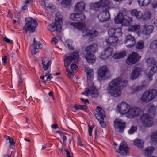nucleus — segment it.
Listing matches in <instances>:
<instances>
[{
  "label": "nucleus",
  "instance_id": "f257e3e1",
  "mask_svg": "<svg viewBox=\"0 0 157 157\" xmlns=\"http://www.w3.org/2000/svg\"><path fill=\"white\" fill-rule=\"evenodd\" d=\"M127 83V81H121V78H117L109 83L106 89L107 92L111 96L115 97L119 96L122 94L121 86L123 87H125Z\"/></svg>",
  "mask_w": 157,
  "mask_h": 157
},
{
  "label": "nucleus",
  "instance_id": "f03ea898",
  "mask_svg": "<svg viewBox=\"0 0 157 157\" xmlns=\"http://www.w3.org/2000/svg\"><path fill=\"white\" fill-rule=\"evenodd\" d=\"M117 110L121 114H127V117L130 118L139 116L141 113L140 109L137 107H131L125 102L119 104L117 105Z\"/></svg>",
  "mask_w": 157,
  "mask_h": 157
},
{
  "label": "nucleus",
  "instance_id": "7ed1b4c3",
  "mask_svg": "<svg viewBox=\"0 0 157 157\" xmlns=\"http://www.w3.org/2000/svg\"><path fill=\"white\" fill-rule=\"evenodd\" d=\"M86 74L88 83L87 87L82 93V94L86 96L90 94L93 97H95L98 95V92L97 89L94 86L93 82L94 74L93 70L88 69Z\"/></svg>",
  "mask_w": 157,
  "mask_h": 157
},
{
  "label": "nucleus",
  "instance_id": "20e7f679",
  "mask_svg": "<svg viewBox=\"0 0 157 157\" xmlns=\"http://www.w3.org/2000/svg\"><path fill=\"white\" fill-rule=\"evenodd\" d=\"M71 25L78 29L82 31L83 37H89V40L91 41L93 39L96 37L98 33L97 31L94 29L91 30L87 28L85 25L81 22H71Z\"/></svg>",
  "mask_w": 157,
  "mask_h": 157
},
{
  "label": "nucleus",
  "instance_id": "39448f33",
  "mask_svg": "<svg viewBox=\"0 0 157 157\" xmlns=\"http://www.w3.org/2000/svg\"><path fill=\"white\" fill-rule=\"evenodd\" d=\"M147 65L148 67H153L147 73V77L150 80H152V77L154 73L157 72V61L155 62L154 59L151 57L146 60Z\"/></svg>",
  "mask_w": 157,
  "mask_h": 157
},
{
  "label": "nucleus",
  "instance_id": "423d86ee",
  "mask_svg": "<svg viewBox=\"0 0 157 157\" xmlns=\"http://www.w3.org/2000/svg\"><path fill=\"white\" fill-rule=\"evenodd\" d=\"M157 92L154 89L150 90L145 92L143 94L140 100L142 102L147 103L153 99L156 96Z\"/></svg>",
  "mask_w": 157,
  "mask_h": 157
},
{
  "label": "nucleus",
  "instance_id": "0eeeda50",
  "mask_svg": "<svg viewBox=\"0 0 157 157\" xmlns=\"http://www.w3.org/2000/svg\"><path fill=\"white\" fill-rule=\"evenodd\" d=\"M37 26V22L36 20L30 18L26 20V22L23 27V29L26 33L28 31L33 32L35 31Z\"/></svg>",
  "mask_w": 157,
  "mask_h": 157
},
{
  "label": "nucleus",
  "instance_id": "6e6552de",
  "mask_svg": "<svg viewBox=\"0 0 157 157\" xmlns=\"http://www.w3.org/2000/svg\"><path fill=\"white\" fill-rule=\"evenodd\" d=\"M110 74L108 68L106 66L100 67L98 71V78L100 81L108 79Z\"/></svg>",
  "mask_w": 157,
  "mask_h": 157
},
{
  "label": "nucleus",
  "instance_id": "1a4fd4ad",
  "mask_svg": "<svg viewBox=\"0 0 157 157\" xmlns=\"http://www.w3.org/2000/svg\"><path fill=\"white\" fill-rule=\"evenodd\" d=\"M140 122L145 127H150L154 124L153 118L148 114H143L140 118Z\"/></svg>",
  "mask_w": 157,
  "mask_h": 157
},
{
  "label": "nucleus",
  "instance_id": "9d476101",
  "mask_svg": "<svg viewBox=\"0 0 157 157\" xmlns=\"http://www.w3.org/2000/svg\"><path fill=\"white\" fill-rule=\"evenodd\" d=\"M79 56L78 51L75 52L71 55L66 57L64 59V65L65 67L68 66L72 60H74L75 62L78 60Z\"/></svg>",
  "mask_w": 157,
  "mask_h": 157
},
{
  "label": "nucleus",
  "instance_id": "9b49d317",
  "mask_svg": "<svg viewBox=\"0 0 157 157\" xmlns=\"http://www.w3.org/2000/svg\"><path fill=\"white\" fill-rule=\"evenodd\" d=\"M141 57L136 52H134L130 54L126 60V63L128 65L134 64L139 61Z\"/></svg>",
  "mask_w": 157,
  "mask_h": 157
},
{
  "label": "nucleus",
  "instance_id": "f8f14e48",
  "mask_svg": "<svg viewBox=\"0 0 157 157\" xmlns=\"http://www.w3.org/2000/svg\"><path fill=\"white\" fill-rule=\"evenodd\" d=\"M125 124L122 120L116 119L114 122V126L116 130L120 132H122L125 127Z\"/></svg>",
  "mask_w": 157,
  "mask_h": 157
},
{
  "label": "nucleus",
  "instance_id": "ddd939ff",
  "mask_svg": "<svg viewBox=\"0 0 157 157\" xmlns=\"http://www.w3.org/2000/svg\"><path fill=\"white\" fill-rule=\"evenodd\" d=\"M110 3L109 0H100L95 4H92L90 5L91 9L96 10V9L108 6Z\"/></svg>",
  "mask_w": 157,
  "mask_h": 157
},
{
  "label": "nucleus",
  "instance_id": "4468645a",
  "mask_svg": "<svg viewBox=\"0 0 157 157\" xmlns=\"http://www.w3.org/2000/svg\"><path fill=\"white\" fill-rule=\"evenodd\" d=\"M95 116L98 120H103L105 117V113L101 107L98 106L95 109Z\"/></svg>",
  "mask_w": 157,
  "mask_h": 157
},
{
  "label": "nucleus",
  "instance_id": "2eb2a0df",
  "mask_svg": "<svg viewBox=\"0 0 157 157\" xmlns=\"http://www.w3.org/2000/svg\"><path fill=\"white\" fill-rule=\"evenodd\" d=\"M118 152L121 155H124L128 153V148L125 142H123L120 144Z\"/></svg>",
  "mask_w": 157,
  "mask_h": 157
},
{
  "label": "nucleus",
  "instance_id": "dca6fc26",
  "mask_svg": "<svg viewBox=\"0 0 157 157\" xmlns=\"http://www.w3.org/2000/svg\"><path fill=\"white\" fill-rule=\"evenodd\" d=\"M135 40L133 36L131 35H128L126 36L124 41L125 44H128L126 46L127 48H131L135 45Z\"/></svg>",
  "mask_w": 157,
  "mask_h": 157
},
{
  "label": "nucleus",
  "instance_id": "f3484780",
  "mask_svg": "<svg viewBox=\"0 0 157 157\" xmlns=\"http://www.w3.org/2000/svg\"><path fill=\"white\" fill-rule=\"evenodd\" d=\"M48 29L51 31L56 30L60 32L62 30L61 22L59 24L57 23H53L49 25L48 27Z\"/></svg>",
  "mask_w": 157,
  "mask_h": 157
},
{
  "label": "nucleus",
  "instance_id": "a211bd4d",
  "mask_svg": "<svg viewBox=\"0 0 157 157\" xmlns=\"http://www.w3.org/2000/svg\"><path fill=\"white\" fill-rule=\"evenodd\" d=\"M70 18L72 20L79 21L85 19L86 17L83 13L79 14L72 13L70 15Z\"/></svg>",
  "mask_w": 157,
  "mask_h": 157
},
{
  "label": "nucleus",
  "instance_id": "6ab92c4d",
  "mask_svg": "<svg viewBox=\"0 0 157 157\" xmlns=\"http://www.w3.org/2000/svg\"><path fill=\"white\" fill-rule=\"evenodd\" d=\"M119 40L116 36H110L106 40V42L108 45L116 46Z\"/></svg>",
  "mask_w": 157,
  "mask_h": 157
},
{
  "label": "nucleus",
  "instance_id": "aec40b11",
  "mask_svg": "<svg viewBox=\"0 0 157 157\" xmlns=\"http://www.w3.org/2000/svg\"><path fill=\"white\" fill-rule=\"evenodd\" d=\"M98 18L101 21H105L110 18L109 12L107 11H103L98 16Z\"/></svg>",
  "mask_w": 157,
  "mask_h": 157
},
{
  "label": "nucleus",
  "instance_id": "412c9836",
  "mask_svg": "<svg viewBox=\"0 0 157 157\" xmlns=\"http://www.w3.org/2000/svg\"><path fill=\"white\" fill-rule=\"evenodd\" d=\"M41 44L40 42L36 41L35 39L34 38L33 44L32 45L33 49L31 51L33 54H36L37 52L36 51L38 49L41 48Z\"/></svg>",
  "mask_w": 157,
  "mask_h": 157
},
{
  "label": "nucleus",
  "instance_id": "4be33fe9",
  "mask_svg": "<svg viewBox=\"0 0 157 157\" xmlns=\"http://www.w3.org/2000/svg\"><path fill=\"white\" fill-rule=\"evenodd\" d=\"M142 70L138 67H135L133 70L131 75V79H135L140 75L142 72Z\"/></svg>",
  "mask_w": 157,
  "mask_h": 157
},
{
  "label": "nucleus",
  "instance_id": "5701e85b",
  "mask_svg": "<svg viewBox=\"0 0 157 157\" xmlns=\"http://www.w3.org/2000/svg\"><path fill=\"white\" fill-rule=\"evenodd\" d=\"M85 8V3L83 2H78L74 7V10L76 12H82Z\"/></svg>",
  "mask_w": 157,
  "mask_h": 157
},
{
  "label": "nucleus",
  "instance_id": "b1692460",
  "mask_svg": "<svg viewBox=\"0 0 157 157\" xmlns=\"http://www.w3.org/2000/svg\"><path fill=\"white\" fill-rule=\"evenodd\" d=\"M130 13L132 15L135 16L138 19L143 18V14L140 11H138L134 9L132 10Z\"/></svg>",
  "mask_w": 157,
  "mask_h": 157
},
{
  "label": "nucleus",
  "instance_id": "393cba45",
  "mask_svg": "<svg viewBox=\"0 0 157 157\" xmlns=\"http://www.w3.org/2000/svg\"><path fill=\"white\" fill-rule=\"evenodd\" d=\"M87 54L85 56V58L89 63H93L95 62V57L94 55L91 53L86 52Z\"/></svg>",
  "mask_w": 157,
  "mask_h": 157
},
{
  "label": "nucleus",
  "instance_id": "a878e982",
  "mask_svg": "<svg viewBox=\"0 0 157 157\" xmlns=\"http://www.w3.org/2000/svg\"><path fill=\"white\" fill-rule=\"evenodd\" d=\"M126 55V51L122 50L114 54L112 57L113 59H119L124 57Z\"/></svg>",
  "mask_w": 157,
  "mask_h": 157
},
{
  "label": "nucleus",
  "instance_id": "bb28decb",
  "mask_svg": "<svg viewBox=\"0 0 157 157\" xmlns=\"http://www.w3.org/2000/svg\"><path fill=\"white\" fill-rule=\"evenodd\" d=\"M98 45L96 44H94L92 45L87 47L86 48V52L91 53V52H95L98 48Z\"/></svg>",
  "mask_w": 157,
  "mask_h": 157
},
{
  "label": "nucleus",
  "instance_id": "cd10ccee",
  "mask_svg": "<svg viewBox=\"0 0 157 157\" xmlns=\"http://www.w3.org/2000/svg\"><path fill=\"white\" fill-rule=\"evenodd\" d=\"M124 20V15H121V13H119L115 18V23L117 24L123 23Z\"/></svg>",
  "mask_w": 157,
  "mask_h": 157
},
{
  "label": "nucleus",
  "instance_id": "c85d7f7f",
  "mask_svg": "<svg viewBox=\"0 0 157 157\" xmlns=\"http://www.w3.org/2000/svg\"><path fill=\"white\" fill-rule=\"evenodd\" d=\"M147 108L149 109L148 112L152 113L153 115H155L156 113V108L152 104H148L147 106Z\"/></svg>",
  "mask_w": 157,
  "mask_h": 157
},
{
  "label": "nucleus",
  "instance_id": "c756f323",
  "mask_svg": "<svg viewBox=\"0 0 157 157\" xmlns=\"http://www.w3.org/2000/svg\"><path fill=\"white\" fill-rule=\"evenodd\" d=\"M154 150V148L153 147H148L144 151V153L146 156L150 155Z\"/></svg>",
  "mask_w": 157,
  "mask_h": 157
},
{
  "label": "nucleus",
  "instance_id": "7c9ffc66",
  "mask_svg": "<svg viewBox=\"0 0 157 157\" xmlns=\"http://www.w3.org/2000/svg\"><path fill=\"white\" fill-rule=\"evenodd\" d=\"M153 27L151 25H146L144 26V31L146 34L151 33L153 30Z\"/></svg>",
  "mask_w": 157,
  "mask_h": 157
},
{
  "label": "nucleus",
  "instance_id": "2f4dec72",
  "mask_svg": "<svg viewBox=\"0 0 157 157\" xmlns=\"http://www.w3.org/2000/svg\"><path fill=\"white\" fill-rule=\"evenodd\" d=\"M144 144V141L141 140H136L134 141V144L139 148H142Z\"/></svg>",
  "mask_w": 157,
  "mask_h": 157
},
{
  "label": "nucleus",
  "instance_id": "473e14b6",
  "mask_svg": "<svg viewBox=\"0 0 157 157\" xmlns=\"http://www.w3.org/2000/svg\"><path fill=\"white\" fill-rule=\"evenodd\" d=\"M140 27L139 25H132L129 27L128 30L129 31H136L139 29Z\"/></svg>",
  "mask_w": 157,
  "mask_h": 157
},
{
  "label": "nucleus",
  "instance_id": "72a5a7b5",
  "mask_svg": "<svg viewBox=\"0 0 157 157\" xmlns=\"http://www.w3.org/2000/svg\"><path fill=\"white\" fill-rule=\"evenodd\" d=\"M132 22V18L131 17H127L124 19L123 25L126 26H128Z\"/></svg>",
  "mask_w": 157,
  "mask_h": 157
},
{
  "label": "nucleus",
  "instance_id": "f704fd0d",
  "mask_svg": "<svg viewBox=\"0 0 157 157\" xmlns=\"http://www.w3.org/2000/svg\"><path fill=\"white\" fill-rule=\"evenodd\" d=\"M56 16L55 20L56 22L55 23H58V24H59L61 22V25L62 26V21L63 18L62 16L60 13H56Z\"/></svg>",
  "mask_w": 157,
  "mask_h": 157
},
{
  "label": "nucleus",
  "instance_id": "c9c22d12",
  "mask_svg": "<svg viewBox=\"0 0 157 157\" xmlns=\"http://www.w3.org/2000/svg\"><path fill=\"white\" fill-rule=\"evenodd\" d=\"M42 64L44 69L45 70L48 69L49 66L51 65L50 61H46L45 59H43L42 60Z\"/></svg>",
  "mask_w": 157,
  "mask_h": 157
},
{
  "label": "nucleus",
  "instance_id": "e433bc0d",
  "mask_svg": "<svg viewBox=\"0 0 157 157\" xmlns=\"http://www.w3.org/2000/svg\"><path fill=\"white\" fill-rule=\"evenodd\" d=\"M151 0H138V4L140 6H145L150 2Z\"/></svg>",
  "mask_w": 157,
  "mask_h": 157
},
{
  "label": "nucleus",
  "instance_id": "4c0bfd02",
  "mask_svg": "<svg viewBox=\"0 0 157 157\" xmlns=\"http://www.w3.org/2000/svg\"><path fill=\"white\" fill-rule=\"evenodd\" d=\"M104 52H105V54L108 57L109 56H111L113 53V49L112 48H107L105 49L104 50Z\"/></svg>",
  "mask_w": 157,
  "mask_h": 157
},
{
  "label": "nucleus",
  "instance_id": "58836bf2",
  "mask_svg": "<svg viewBox=\"0 0 157 157\" xmlns=\"http://www.w3.org/2000/svg\"><path fill=\"white\" fill-rule=\"evenodd\" d=\"M151 13L149 11L145 12L143 14L142 19L144 20H147L150 19L151 17Z\"/></svg>",
  "mask_w": 157,
  "mask_h": 157
},
{
  "label": "nucleus",
  "instance_id": "ea45409f",
  "mask_svg": "<svg viewBox=\"0 0 157 157\" xmlns=\"http://www.w3.org/2000/svg\"><path fill=\"white\" fill-rule=\"evenodd\" d=\"M144 87V86L143 85L137 86L136 87L133 86L131 88L132 92L133 93H134L137 91H139L141 90Z\"/></svg>",
  "mask_w": 157,
  "mask_h": 157
},
{
  "label": "nucleus",
  "instance_id": "a19ab883",
  "mask_svg": "<svg viewBox=\"0 0 157 157\" xmlns=\"http://www.w3.org/2000/svg\"><path fill=\"white\" fill-rule=\"evenodd\" d=\"M144 42L142 40H140L137 42L136 45V48L139 49H141L144 47Z\"/></svg>",
  "mask_w": 157,
  "mask_h": 157
},
{
  "label": "nucleus",
  "instance_id": "79ce46f5",
  "mask_svg": "<svg viewBox=\"0 0 157 157\" xmlns=\"http://www.w3.org/2000/svg\"><path fill=\"white\" fill-rule=\"evenodd\" d=\"M4 138L6 140L9 141V143L11 146L13 145H14L15 142L12 138L6 135H5L4 136Z\"/></svg>",
  "mask_w": 157,
  "mask_h": 157
},
{
  "label": "nucleus",
  "instance_id": "37998d69",
  "mask_svg": "<svg viewBox=\"0 0 157 157\" xmlns=\"http://www.w3.org/2000/svg\"><path fill=\"white\" fill-rule=\"evenodd\" d=\"M115 36L118 37H120L122 35V30L121 28L119 27L115 29Z\"/></svg>",
  "mask_w": 157,
  "mask_h": 157
},
{
  "label": "nucleus",
  "instance_id": "c03bdc74",
  "mask_svg": "<svg viewBox=\"0 0 157 157\" xmlns=\"http://www.w3.org/2000/svg\"><path fill=\"white\" fill-rule=\"evenodd\" d=\"M65 44L68 47L69 49H74V48L72 46V42L71 40H67L65 42Z\"/></svg>",
  "mask_w": 157,
  "mask_h": 157
},
{
  "label": "nucleus",
  "instance_id": "a18cd8bd",
  "mask_svg": "<svg viewBox=\"0 0 157 157\" xmlns=\"http://www.w3.org/2000/svg\"><path fill=\"white\" fill-rule=\"evenodd\" d=\"M150 48L152 49L157 48V40H155L151 43Z\"/></svg>",
  "mask_w": 157,
  "mask_h": 157
},
{
  "label": "nucleus",
  "instance_id": "49530a36",
  "mask_svg": "<svg viewBox=\"0 0 157 157\" xmlns=\"http://www.w3.org/2000/svg\"><path fill=\"white\" fill-rule=\"evenodd\" d=\"M71 0H62L61 4L64 6H69L71 4Z\"/></svg>",
  "mask_w": 157,
  "mask_h": 157
},
{
  "label": "nucleus",
  "instance_id": "de8ad7c7",
  "mask_svg": "<svg viewBox=\"0 0 157 157\" xmlns=\"http://www.w3.org/2000/svg\"><path fill=\"white\" fill-rule=\"evenodd\" d=\"M115 28H110L108 30V33L109 36H115Z\"/></svg>",
  "mask_w": 157,
  "mask_h": 157
},
{
  "label": "nucleus",
  "instance_id": "09e8293b",
  "mask_svg": "<svg viewBox=\"0 0 157 157\" xmlns=\"http://www.w3.org/2000/svg\"><path fill=\"white\" fill-rule=\"evenodd\" d=\"M71 69L73 72H76L78 70L77 66L75 64H72L71 65Z\"/></svg>",
  "mask_w": 157,
  "mask_h": 157
},
{
  "label": "nucleus",
  "instance_id": "8fccbe9b",
  "mask_svg": "<svg viewBox=\"0 0 157 157\" xmlns=\"http://www.w3.org/2000/svg\"><path fill=\"white\" fill-rule=\"evenodd\" d=\"M151 139L153 141H157V131H156L152 134Z\"/></svg>",
  "mask_w": 157,
  "mask_h": 157
},
{
  "label": "nucleus",
  "instance_id": "3c124183",
  "mask_svg": "<svg viewBox=\"0 0 157 157\" xmlns=\"http://www.w3.org/2000/svg\"><path fill=\"white\" fill-rule=\"evenodd\" d=\"M66 74L70 78H72L73 76V74L69 70V68H67L66 69Z\"/></svg>",
  "mask_w": 157,
  "mask_h": 157
},
{
  "label": "nucleus",
  "instance_id": "603ef678",
  "mask_svg": "<svg viewBox=\"0 0 157 157\" xmlns=\"http://www.w3.org/2000/svg\"><path fill=\"white\" fill-rule=\"evenodd\" d=\"M136 126H132L129 130L128 132L129 134H133L137 130Z\"/></svg>",
  "mask_w": 157,
  "mask_h": 157
},
{
  "label": "nucleus",
  "instance_id": "864d4df0",
  "mask_svg": "<svg viewBox=\"0 0 157 157\" xmlns=\"http://www.w3.org/2000/svg\"><path fill=\"white\" fill-rule=\"evenodd\" d=\"M8 59V56H4L2 57V64L3 65L5 66L7 63V61Z\"/></svg>",
  "mask_w": 157,
  "mask_h": 157
},
{
  "label": "nucleus",
  "instance_id": "5fc2aeb1",
  "mask_svg": "<svg viewBox=\"0 0 157 157\" xmlns=\"http://www.w3.org/2000/svg\"><path fill=\"white\" fill-rule=\"evenodd\" d=\"M95 126L94 125H93L91 126H89V129H88V131L89 135L90 136H92V132L93 129L94 127Z\"/></svg>",
  "mask_w": 157,
  "mask_h": 157
},
{
  "label": "nucleus",
  "instance_id": "6e6d98bb",
  "mask_svg": "<svg viewBox=\"0 0 157 157\" xmlns=\"http://www.w3.org/2000/svg\"><path fill=\"white\" fill-rule=\"evenodd\" d=\"M100 58L102 59H107L108 57V56L105 54V52L103 51L101 53V55L100 56Z\"/></svg>",
  "mask_w": 157,
  "mask_h": 157
},
{
  "label": "nucleus",
  "instance_id": "4d7b16f0",
  "mask_svg": "<svg viewBox=\"0 0 157 157\" xmlns=\"http://www.w3.org/2000/svg\"><path fill=\"white\" fill-rule=\"evenodd\" d=\"M98 121H100L99 123L101 127L103 128H105L106 125L105 123L104 122V118H103V120H100Z\"/></svg>",
  "mask_w": 157,
  "mask_h": 157
},
{
  "label": "nucleus",
  "instance_id": "13d9d810",
  "mask_svg": "<svg viewBox=\"0 0 157 157\" xmlns=\"http://www.w3.org/2000/svg\"><path fill=\"white\" fill-rule=\"evenodd\" d=\"M119 13H121V15H124V16L126 15L127 10L125 9H122L120 11Z\"/></svg>",
  "mask_w": 157,
  "mask_h": 157
},
{
  "label": "nucleus",
  "instance_id": "bf43d9fd",
  "mask_svg": "<svg viewBox=\"0 0 157 157\" xmlns=\"http://www.w3.org/2000/svg\"><path fill=\"white\" fill-rule=\"evenodd\" d=\"M3 39L7 43H12L13 42V40L8 39L6 37H4Z\"/></svg>",
  "mask_w": 157,
  "mask_h": 157
},
{
  "label": "nucleus",
  "instance_id": "052dcab7",
  "mask_svg": "<svg viewBox=\"0 0 157 157\" xmlns=\"http://www.w3.org/2000/svg\"><path fill=\"white\" fill-rule=\"evenodd\" d=\"M64 150V151L66 152V156L67 157H71V154L69 152L67 149H65Z\"/></svg>",
  "mask_w": 157,
  "mask_h": 157
},
{
  "label": "nucleus",
  "instance_id": "680f3d73",
  "mask_svg": "<svg viewBox=\"0 0 157 157\" xmlns=\"http://www.w3.org/2000/svg\"><path fill=\"white\" fill-rule=\"evenodd\" d=\"M81 105H75L74 106V108L75 110H78L80 109Z\"/></svg>",
  "mask_w": 157,
  "mask_h": 157
},
{
  "label": "nucleus",
  "instance_id": "e2e57ef3",
  "mask_svg": "<svg viewBox=\"0 0 157 157\" xmlns=\"http://www.w3.org/2000/svg\"><path fill=\"white\" fill-rule=\"evenodd\" d=\"M80 99L85 104L89 103L88 100L87 99H85L83 98H80Z\"/></svg>",
  "mask_w": 157,
  "mask_h": 157
},
{
  "label": "nucleus",
  "instance_id": "0e129e2a",
  "mask_svg": "<svg viewBox=\"0 0 157 157\" xmlns=\"http://www.w3.org/2000/svg\"><path fill=\"white\" fill-rule=\"evenodd\" d=\"M57 42V40L56 38H53L52 40V43L56 44Z\"/></svg>",
  "mask_w": 157,
  "mask_h": 157
},
{
  "label": "nucleus",
  "instance_id": "69168bd1",
  "mask_svg": "<svg viewBox=\"0 0 157 157\" xmlns=\"http://www.w3.org/2000/svg\"><path fill=\"white\" fill-rule=\"evenodd\" d=\"M33 0H25L24 3L25 4H28L29 3L32 2Z\"/></svg>",
  "mask_w": 157,
  "mask_h": 157
},
{
  "label": "nucleus",
  "instance_id": "338daca9",
  "mask_svg": "<svg viewBox=\"0 0 157 157\" xmlns=\"http://www.w3.org/2000/svg\"><path fill=\"white\" fill-rule=\"evenodd\" d=\"M51 127L53 128L56 129L58 128V126L56 124H53L52 125Z\"/></svg>",
  "mask_w": 157,
  "mask_h": 157
},
{
  "label": "nucleus",
  "instance_id": "774afa93",
  "mask_svg": "<svg viewBox=\"0 0 157 157\" xmlns=\"http://www.w3.org/2000/svg\"><path fill=\"white\" fill-rule=\"evenodd\" d=\"M80 109L82 110L86 109L87 108V107L86 105H81Z\"/></svg>",
  "mask_w": 157,
  "mask_h": 157
}]
</instances>
